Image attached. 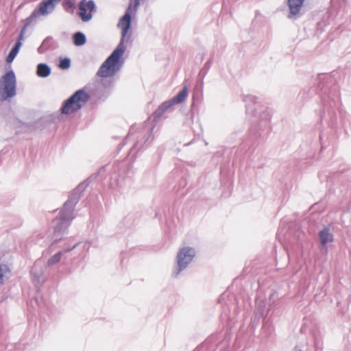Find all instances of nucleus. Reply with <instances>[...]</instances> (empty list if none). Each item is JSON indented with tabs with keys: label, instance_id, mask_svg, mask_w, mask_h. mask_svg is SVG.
Instances as JSON below:
<instances>
[{
	"label": "nucleus",
	"instance_id": "36",
	"mask_svg": "<svg viewBox=\"0 0 351 351\" xmlns=\"http://www.w3.org/2000/svg\"><path fill=\"white\" fill-rule=\"evenodd\" d=\"M134 130V128L133 126L130 128L129 133H128V136H131L134 135V134H133Z\"/></svg>",
	"mask_w": 351,
	"mask_h": 351
},
{
	"label": "nucleus",
	"instance_id": "18",
	"mask_svg": "<svg viewBox=\"0 0 351 351\" xmlns=\"http://www.w3.org/2000/svg\"><path fill=\"white\" fill-rule=\"evenodd\" d=\"M171 107L173 106L168 100L163 101L153 113L154 121L156 122Z\"/></svg>",
	"mask_w": 351,
	"mask_h": 351
},
{
	"label": "nucleus",
	"instance_id": "31",
	"mask_svg": "<svg viewBox=\"0 0 351 351\" xmlns=\"http://www.w3.org/2000/svg\"><path fill=\"white\" fill-rule=\"evenodd\" d=\"M262 317H259V316H256V314L254 313V317L252 318V320H251V324L253 327H256L258 322H259V320L261 319Z\"/></svg>",
	"mask_w": 351,
	"mask_h": 351
},
{
	"label": "nucleus",
	"instance_id": "6",
	"mask_svg": "<svg viewBox=\"0 0 351 351\" xmlns=\"http://www.w3.org/2000/svg\"><path fill=\"white\" fill-rule=\"evenodd\" d=\"M154 125L145 122L135 134L136 141L130 150V154L135 156L147 148L154 139Z\"/></svg>",
	"mask_w": 351,
	"mask_h": 351
},
{
	"label": "nucleus",
	"instance_id": "22",
	"mask_svg": "<svg viewBox=\"0 0 351 351\" xmlns=\"http://www.w3.org/2000/svg\"><path fill=\"white\" fill-rule=\"evenodd\" d=\"M274 326L269 318L263 319L262 334L269 338L274 332Z\"/></svg>",
	"mask_w": 351,
	"mask_h": 351
},
{
	"label": "nucleus",
	"instance_id": "1",
	"mask_svg": "<svg viewBox=\"0 0 351 351\" xmlns=\"http://www.w3.org/2000/svg\"><path fill=\"white\" fill-rule=\"evenodd\" d=\"M315 85L307 90H301L298 95V99L306 101L315 94H317L322 106L319 112L320 121L326 119L331 128H337L338 110L345 133L351 134V128L350 131L348 130V127L351 125V116L341 108L339 89L335 79L330 75L321 73L317 75Z\"/></svg>",
	"mask_w": 351,
	"mask_h": 351
},
{
	"label": "nucleus",
	"instance_id": "32",
	"mask_svg": "<svg viewBox=\"0 0 351 351\" xmlns=\"http://www.w3.org/2000/svg\"><path fill=\"white\" fill-rule=\"evenodd\" d=\"M37 50L38 53L43 54L45 53L48 50V49H47V47L45 45H43V43H41V45L38 47Z\"/></svg>",
	"mask_w": 351,
	"mask_h": 351
},
{
	"label": "nucleus",
	"instance_id": "24",
	"mask_svg": "<svg viewBox=\"0 0 351 351\" xmlns=\"http://www.w3.org/2000/svg\"><path fill=\"white\" fill-rule=\"evenodd\" d=\"M214 58V52L211 54L208 60L204 64L203 67L201 69L199 75H200L202 78L205 77L207 75L208 71L210 70L211 65L213 62Z\"/></svg>",
	"mask_w": 351,
	"mask_h": 351
},
{
	"label": "nucleus",
	"instance_id": "19",
	"mask_svg": "<svg viewBox=\"0 0 351 351\" xmlns=\"http://www.w3.org/2000/svg\"><path fill=\"white\" fill-rule=\"evenodd\" d=\"M269 312V309L267 306V304L265 301H261L256 304V308L254 311V313L256 314V316L262 317L263 319H267Z\"/></svg>",
	"mask_w": 351,
	"mask_h": 351
},
{
	"label": "nucleus",
	"instance_id": "3",
	"mask_svg": "<svg viewBox=\"0 0 351 351\" xmlns=\"http://www.w3.org/2000/svg\"><path fill=\"white\" fill-rule=\"evenodd\" d=\"M77 203L68 197V199L64 203L58 215L53 219V243H58L68 234V228L75 217L74 210Z\"/></svg>",
	"mask_w": 351,
	"mask_h": 351
},
{
	"label": "nucleus",
	"instance_id": "28",
	"mask_svg": "<svg viewBox=\"0 0 351 351\" xmlns=\"http://www.w3.org/2000/svg\"><path fill=\"white\" fill-rule=\"evenodd\" d=\"M10 271V269L7 265L0 263V285H3L5 282V274Z\"/></svg>",
	"mask_w": 351,
	"mask_h": 351
},
{
	"label": "nucleus",
	"instance_id": "10",
	"mask_svg": "<svg viewBox=\"0 0 351 351\" xmlns=\"http://www.w3.org/2000/svg\"><path fill=\"white\" fill-rule=\"evenodd\" d=\"M108 165H104L101 167L98 171L92 175H90L88 178H86L84 181L80 183L69 195V197H71L75 202H79L80 197L86 190V189L88 186V185L95 180L98 176H101L104 177V173L107 168Z\"/></svg>",
	"mask_w": 351,
	"mask_h": 351
},
{
	"label": "nucleus",
	"instance_id": "30",
	"mask_svg": "<svg viewBox=\"0 0 351 351\" xmlns=\"http://www.w3.org/2000/svg\"><path fill=\"white\" fill-rule=\"evenodd\" d=\"M36 270V265L35 264L33 266V267L32 268L30 272H31V274L32 275V276L34 278H37L38 280H39L40 278V276H41V273L38 274Z\"/></svg>",
	"mask_w": 351,
	"mask_h": 351
},
{
	"label": "nucleus",
	"instance_id": "27",
	"mask_svg": "<svg viewBox=\"0 0 351 351\" xmlns=\"http://www.w3.org/2000/svg\"><path fill=\"white\" fill-rule=\"evenodd\" d=\"M62 254V252L60 251L56 253L54 255H53L48 259L47 265L49 266H51L59 263L60 261L61 260Z\"/></svg>",
	"mask_w": 351,
	"mask_h": 351
},
{
	"label": "nucleus",
	"instance_id": "16",
	"mask_svg": "<svg viewBox=\"0 0 351 351\" xmlns=\"http://www.w3.org/2000/svg\"><path fill=\"white\" fill-rule=\"evenodd\" d=\"M319 238L320 244L322 246H326L328 243H331L334 240V236L330 232V226H324L319 232Z\"/></svg>",
	"mask_w": 351,
	"mask_h": 351
},
{
	"label": "nucleus",
	"instance_id": "12",
	"mask_svg": "<svg viewBox=\"0 0 351 351\" xmlns=\"http://www.w3.org/2000/svg\"><path fill=\"white\" fill-rule=\"evenodd\" d=\"M61 0H42L34 9L39 16H47L53 12Z\"/></svg>",
	"mask_w": 351,
	"mask_h": 351
},
{
	"label": "nucleus",
	"instance_id": "2",
	"mask_svg": "<svg viewBox=\"0 0 351 351\" xmlns=\"http://www.w3.org/2000/svg\"><path fill=\"white\" fill-rule=\"evenodd\" d=\"M141 0H132L127 8L124 14L120 18L117 27L121 29V36L117 47L101 64L97 72V75L101 77L114 76L121 68L123 64V56L126 50L125 42H132V20L133 12H136L141 5Z\"/></svg>",
	"mask_w": 351,
	"mask_h": 351
},
{
	"label": "nucleus",
	"instance_id": "17",
	"mask_svg": "<svg viewBox=\"0 0 351 351\" xmlns=\"http://www.w3.org/2000/svg\"><path fill=\"white\" fill-rule=\"evenodd\" d=\"M188 97L186 86H184L175 96L168 100L172 106L183 103Z\"/></svg>",
	"mask_w": 351,
	"mask_h": 351
},
{
	"label": "nucleus",
	"instance_id": "14",
	"mask_svg": "<svg viewBox=\"0 0 351 351\" xmlns=\"http://www.w3.org/2000/svg\"><path fill=\"white\" fill-rule=\"evenodd\" d=\"M112 82H109L108 84H106L102 81V83L98 84L93 91V95L97 99L104 101L109 95L108 88L111 86Z\"/></svg>",
	"mask_w": 351,
	"mask_h": 351
},
{
	"label": "nucleus",
	"instance_id": "38",
	"mask_svg": "<svg viewBox=\"0 0 351 351\" xmlns=\"http://www.w3.org/2000/svg\"><path fill=\"white\" fill-rule=\"evenodd\" d=\"M244 146H245V143H243L242 145H241V148H244Z\"/></svg>",
	"mask_w": 351,
	"mask_h": 351
},
{
	"label": "nucleus",
	"instance_id": "20",
	"mask_svg": "<svg viewBox=\"0 0 351 351\" xmlns=\"http://www.w3.org/2000/svg\"><path fill=\"white\" fill-rule=\"evenodd\" d=\"M51 73V69L47 63H39L36 66V75L40 77H47Z\"/></svg>",
	"mask_w": 351,
	"mask_h": 351
},
{
	"label": "nucleus",
	"instance_id": "37",
	"mask_svg": "<svg viewBox=\"0 0 351 351\" xmlns=\"http://www.w3.org/2000/svg\"><path fill=\"white\" fill-rule=\"evenodd\" d=\"M158 217V212L156 211L155 217Z\"/></svg>",
	"mask_w": 351,
	"mask_h": 351
},
{
	"label": "nucleus",
	"instance_id": "5",
	"mask_svg": "<svg viewBox=\"0 0 351 351\" xmlns=\"http://www.w3.org/2000/svg\"><path fill=\"white\" fill-rule=\"evenodd\" d=\"M90 98V94L84 88L77 90L62 102L60 110L61 114L69 115L77 112L89 101Z\"/></svg>",
	"mask_w": 351,
	"mask_h": 351
},
{
	"label": "nucleus",
	"instance_id": "21",
	"mask_svg": "<svg viewBox=\"0 0 351 351\" xmlns=\"http://www.w3.org/2000/svg\"><path fill=\"white\" fill-rule=\"evenodd\" d=\"M39 16V14L35 10H34L31 14L23 21L24 25L19 34V36L24 38V34L25 33L26 29L30 25L34 20Z\"/></svg>",
	"mask_w": 351,
	"mask_h": 351
},
{
	"label": "nucleus",
	"instance_id": "23",
	"mask_svg": "<svg viewBox=\"0 0 351 351\" xmlns=\"http://www.w3.org/2000/svg\"><path fill=\"white\" fill-rule=\"evenodd\" d=\"M72 40L75 46L80 47L86 44V36L83 32H77L73 34Z\"/></svg>",
	"mask_w": 351,
	"mask_h": 351
},
{
	"label": "nucleus",
	"instance_id": "8",
	"mask_svg": "<svg viewBox=\"0 0 351 351\" xmlns=\"http://www.w3.org/2000/svg\"><path fill=\"white\" fill-rule=\"evenodd\" d=\"M195 255L194 248L185 247L179 250L176 256V265L171 274V276L177 278L179 274L184 270L191 263Z\"/></svg>",
	"mask_w": 351,
	"mask_h": 351
},
{
	"label": "nucleus",
	"instance_id": "25",
	"mask_svg": "<svg viewBox=\"0 0 351 351\" xmlns=\"http://www.w3.org/2000/svg\"><path fill=\"white\" fill-rule=\"evenodd\" d=\"M71 60L68 57L60 58L59 60V63L58 64V67L62 70L69 69L71 67Z\"/></svg>",
	"mask_w": 351,
	"mask_h": 351
},
{
	"label": "nucleus",
	"instance_id": "7",
	"mask_svg": "<svg viewBox=\"0 0 351 351\" xmlns=\"http://www.w3.org/2000/svg\"><path fill=\"white\" fill-rule=\"evenodd\" d=\"M16 95V78L12 69L5 72L0 79V100L6 101Z\"/></svg>",
	"mask_w": 351,
	"mask_h": 351
},
{
	"label": "nucleus",
	"instance_id": "39",
	"mask_svg": "<svg viewBox=\"0 0 351 351\" xmlns=\"http://www.w3.org/2000/svg\"><path fill=\"white\" fill-rule=\"evenodd\" d=\"M204 59V55H202L201 60H202Z\"/></svg>",
	"mask_w": 351,
	"mask_h": 351
},
{
	"label": "nucleus",
	"instance_id": "35",
	"mask_svg": "<svg viewBox=\"0 0 351 351\" xmlns=\"http://www.w3.org/2000/svg\"><path fill=\"white\" fill-rule=\"evenodd\" d=\"M59 119V115H54V114H51L50 116V121H53V122H56V119Z\"/></svg>",
	"mask_w": 351,
	"mask_h": 351
},
{
	"label": "nucleus",
	"instance_id": "34",
	"mask_svg": "<svg viewBox=\"0 0 351 351\" xmlns=\"http://www.w3.org/2000/svg\"><path fill=\"white\" fill-rule=\"evenodd\" d=\"M79 243H75L74 245H73L71 247H69L65 249V252H71V250H73L74 248H75L77 245H78Z\"/></svg>",
	"mask_w": 351,
	"mask_h": 351
},
{
	"label": "nucleus",
	"instance_id": "13",
	"mask_svg": "<svg viewBox=\"0 0 351 351\" xmlns=\"http://www.w3.org/2000/svg\"><path fill=\"white\" fill-rule=\"evenodd\" d=\"M305 0H287L289 8L287 17L290 19H297L302 16L300 11L304 5Z\"/></svg>",
	"mask_w": 351,
	"mask_h": 351
},
{
	"label": "nucleus",
	"instance_id": "4",
	"mask_svg": "<svg viewBox=\"0 0 351 351\" xmlns=\"http://www.w3.org/2000/svg\"><path fill=\"white\" fill-rule=\"evenodd\" d=\"M257 98L253 95H247L245 97L244 101L246 102V112L251 113L254 117H259L260 123H256L253 121V123L250 128V135L252 138L256 139L262 136L265 130L269 127L270 120V114L267 109L262 110H258L256 108H253L248 102H252L254 104L257 103Z\"/></svg>",
	"mask_w": 351,
	"mask_h": 351
},
{
	"label": "nucleus",
	"instance_id": "33",
	"mask_svg": "<svg viewBox=\"0 0 351 351\" xmlns=\"http://www.w3.org/2000/svg\"><path fill=\"white\" fill-rule=\"evenodd\" d=\"M126 138H128V137ZM126 140L127 139L123 140L121 143L119 144V145L117 146V149H119V151H120L125 146V145L126 144Z\"/></svg>",
	"mask_w": 351,
	"mask_h": 351
},
{
	"label": "nucleus",
	"instance_id": "29",
	"mask_svg": "<svg viewBox=\"0 0 351 351\" xmlns=\"http://www.w3.org/2000/svg\"><path fill=\"white\" fill-rule=\"evenodd\" d=\"M53 42L52 36H47L43 40L42 43L47 47V49H49L51 47Z\"/></svg>",
	"mask_w": 351,
	"mask_h": 351
},
{
	"label": "nucleus",
	"instance_id": "9",
	"mask_svg": "<svg viewBox=\"0 0 351 351\" xmlns=\"http://www.w3.org/2000/svg\"><path fill=\"white\" fill-rule=\"evenodd\" d=\"M322 337L319 330L311 331V337L294 347L295 351H322Z\"/></svg>",
	"mask_w": 351,
	"mask_h": 351
},
{
	"label": "nucleus",
	"instance_id": "26",
	"mask_svg": "<svg viewBox=\"0 0 351 351\" xmlns=\"http://www.w3.org/2000/svg\"><path fill=\"white\" fill-rule=\"evenodd\" d=\"M62 6L66 12L71 14L74 12L75 5L73 0H64Z\"/></svg>",
	"mask_w": 351,
	"mask_h": 351
},
{
	"label": "nucleus",
	"instance_id": "11",
	"mask_svg": "<svg viewBox=\"0 0 351 351\" xmlns=\"http://www.w3.org/2000/svg\"><path fill=\"white\" fill-rule=\"evenodd\" d=\"M78 16L83 22L90 21L97 11V5L94 0H81L78 3Z\"/></svg>",
	"mask_w": 351,
	"mask_h": 351
},
{
	"label": "nucleus",
	"instance_id": "15",
	"mask_svg": "<svg viewBox=\"0 0 351 351\" xmlns=\"http://www.w3.org/2000/svg\"><path fill=\"white\" fill-rule=\"evenodd\" d=\"M24 40L23 38L20 37L18 36V38L14 45V46L10 49V52L8 53L5 61L7 63L10 64L12 63L14 60L15 59L16 56L19 52V50L23 45L22 41Z\"/></svg>",
	"mask_w": 351,
	"mask_h": 351
}]
</instances>
